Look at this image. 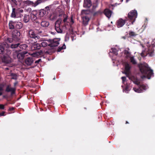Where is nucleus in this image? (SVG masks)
Listing matches in <instances>:
<instances>
[{
	"label": "nucleus",
	"instance_id": "nucleus-23",
	"mask_svg": "<svg viewBox=\"0 0 155 155\" xmlns=\"http://www.w3.org/2000/svg\"><path fill=\"white\" fill-rule=\"evenodd\" d=\"M137 34L134 31H130L129 33V37L130 38H133L135 37Z\"/></svg>",
	"mask_w": 155,
	"mask_h": 155
},
{
	"label": "nucleus",
	"instance_id": "nucleus-53",
	"mask_svg": "<svg viewBox=\"0 0 155 155\" xmlns=\"http://www.w3.org/2000/svg\"><path fill=\"white\" fill-rule=\"evenodd\" d=\"M114 6V5H111V7L110 6V8L113 9V6Z\"/></svg>",
	"mask_w": 155,
	"mask_h": 155
},
{
	"label": "nucleus",
	"instance_id": "nucleus-63",
	"mask_svg": "<svg viewBox=\"0 0 155 155\" xmlns=\"http://www.w3.org/2000/svg\"><path fill=\"white\" fill-rule=\"evenodd\" d=\"M129 79H131L130 78H129Z\"/></svg>",
	"mask_w": 155,
	"mask_h": 155
},
{
	"label": "nucleus",
	"instance_id": "nucleus-29",
	"mask_svg": "<svg viewBox=\"0 0 155 155\" xmlns=\"http://www.w3.org/2000/svg\"><path fill=\"white\" fill-rule=\"evenodd\" d=\"M20 43H17L16 44H13L11 45V48H16L18 47H19Z\"/></svg>",
	"mask_w": 155,
	"mask_h": 155
},
{
	"label": "nucleus",
	"instance_id": "nucleus-9",
	"mask_svg": "<svg viewBox=\"0 0 155 155\" xmlns=\"http://www.w3.org/2000/svg\"><path fill=\"white\" fill-rule=\"evenodd\" d=\"M127 21V18H126L124 20H123L122 18H120L117 21L116 25L118 28L122 27L125 24L126 22Z\"/></svg>",
	"mask_w": 155,
	"mask_h": 155
},
{
	"label": "nucleus",
	"instance_id": "nucleus-19",
	"mask_svg": "<svg viewBox=\"0 0 155 155\" xmlns=\"http://www.w3.org/2000/svg\"><path fill=\"white\" fill-rule=\"evenodd\" d=\"M42 51L41 50H40L39 51L33 53L31 54H30V55H31L33 57H36L42 55Z\"/></svg>",
	"mask_w": 155,
	"mask_h": 155
},
{
	"label": "nucleus",
	"instance_id": "nucleus-61",
	"mask_svg": "<svg viewBox=\"0 0 155 155\" xmlns=\"http://www.w3.org/2000/svg\"><path fill=\"white\" fill-rule=\"evenodd\" d=\"M6 69H8V68H6Z\"/></svg>",
	"mask_w": 155,
	"mask_h": 155
},
{
	"label": "nucleus",
	"instance_id": "nucleus-27",
	"mask_svg": "<svg viewBox=\"0 0 155 155\" xmlns=\"http://www.w3.org/2000/svg\"><path fill=\"white\" fill-rule=\"evenodd\" d=\"M110 53H112L115 55H117L118 54L117 49L115 48H112L110 49Z\"/></svg>",
	"mask_w": 155,
	"mask_h": 155
},
{
	"label": "nucleus",
	"instance_id": "nucleus-54",
	"mask_svg": "<svg viewBox=\"0 0 155 155\" xmlns=\"http://www.w3.org/2000/svg\"><path fill=\"white\" fill-rule=\"evenodd\" d=\"M17 84V82H15L14 83V85L15 86H16V85Z\"/></svg>",
	"mask_w": 155,
	"mask_h": 155
},
{
	"label": "nucleus",
	"instance_id": "nucleus-58",
	"mask_svg": "<svg viewBox=\"0 0 155 155\" xmlns=\"http://www.w3.org/2000/svg\"><path fill=\"white\" fill-rule=\"evenodd\" d=\"M42 32V31H39V33H41Z\"/></svg>",
	"mask_w": 155,
	"mask_h": 155
},
{
	"label": "nucleus",
	"instance_id": "nucleus-44",
	"mask_svg": "<svg viewBox=\"0 0 155 155\" xmlns=\"http://www.w3.org/2000/svg\"><path fill=\"white\" fill-rule=\"evenodd\" d=\"M70 21L71 25H72L74 23V21L73 19L72 16L71 17Z\"/></svg>",
	"mask_w": 155,
	"mask_h": 155
},
{
	"label": "nucleus",
	"instance_id": "nucleus-38",
	"mask_svg": "<svg viewBox=\"0 0 155 155\" xmlns=\"http://www.w3.org/2000/svg\"><path fill=\"white\" fill-rule=\"evenodd\" d=\"M11 78L13 79H16L17 78V75L14 73H12L11 74Z\"/></svg>",
	"mask_w": 155,
	"mask_h": 155
},
{
	"label": "nucleus",
	"instance_id": "nucleus-36",
	"mask_svg": "<svg viewBox=\"0 0 155 155\" xmlns=\"http://www.w3.org/2000/svg\"><path fill=\"white\" fill-rule=\"evenodd\" d=\"M130 62L134 64H137V62L135 59H134V57H130Z\"/></svg>",
	"mask_w": 155,
	"mask_h": 155
},
{
	"label": "nucleus",
	"instance_id": "nucleus-35",
	"mask_svg": "<svg viewBox=\"0 0 155 155\" xmlns=\"http://www.w3.org/2000/svg\"><path fill=\"white\" fill-rule=\"evenodd\" d=\"M124 54L126 55L127 58L130 57V53L129 51L127 50H125L124 51Z\"/></svg>",
	"mask_w": 155,
	"mask_h": 155
},
{
	"label": "nucleus",
	"instance_id": "nucleus-43",
	"mask_svg": "<svg viewBox=\"0 0 155 155\" xmlns=\"http://www.w3.org/2000/svg\"><path fill=\"white\" fill-rule=\"evenodd\" d=\"M16 13H22L23 12V10L22 9H16Z\"/></svg>",
	"mask_w": 155,
	"mask_h": 155
},
{
	"label": "nucleus",
	"instance_id": "nucleus-28",
	"mask_svg": "<svg viewBox=\"0 0 155 155\" xmlns=\"http://www.w3.org/2000/svg\"><path fill=\"white\" fill-rule=\"evenodd\" d=\"M29 17L28 15H25L24 16L23 21L25 23L28 22L29 20Z\"/></svg>",
	"mask_w": 155,
	"mask_h": 155
},
{
	"label": "nucleus",
	"instance_id": "nucleus-60",
	"mask_svg": "<svg viewBox=\"0 0 155 155\" xmlns=\"http://www.w3.org/2000/svg\"><path fill=\"white\" fill-rule=\"evenodd\" d=\"M129 0H126L127 2H128Z\"/></svg>",
	"mask_w": 155,
	"mask_h": 155
},
{
	"label": "nucleus",
	"instance_id": "nucleus-20",
	"mask_svg": "<svg viewBox=\"0 0 155 155\" xmlns=\"http://www.w3.org/2000/svg\"><path fill=\"white\" fill-rule=\"evenodd\" d=\"M19 48L21 50H25V51H28V52L29 50L28 49V46L26 44H20ZM28 53H29L28 52Z\"/></svg>",
	"mask_w": 155,
	"mask_h": 155
},
{
	"label": "nucleus",
	"instance_id": "nucleus-42",
	"mask_svg": "<svg viewBox=\"0 0 155 155\" xmlns=\"http://www.w3.org/2000/svg\"><path fill=\"white\" fill-rule=\"evenodd\" d=\"M83 6L86 8L87 7V0H84Z\"/></svg>",
	"mask_w": 155,
	"mask_h": 155
},
{
	"label": "nucleus",
	"instance_id": "nucleus-51",
	"mask_svg": "<svg viewBox=\"0 0 155 155\" xmlns=\"http://www.w3.org/2000/svg\"><path fill=\"white\" fill-rule=\"evenodd\" d=\"M13 2L16 5L17 4V2L16 0H12Z\"/></svg>",
	"mask_w": 155,
	"mask_h": 155
},
{
	"label": "nucleus",
	"instance_id": "nucleus-11",
	"mask_svg": "<svg viewBox=\"0 0 155 155\" xmlns=\"http://www.w3.org/2000/svg\"><path fill=\"white\" fill-rule=\"evenodd\" d=\"M28 34L30 38H34L35 40L39 39L40 38L39 36L35 34L34 31L32 30L29 31Z\"/></svg>",
	"mask_w": 155,
	"mask_h": 155
},
{
	"label": "nucleus",
	"instance_id": "nucleus-45",
	"mask_svg": "<svg viewBox=\"0 0 155 155\" xmlns=\"http://www.w3.org/2000/svg\"><path fill=\"white\" fill-rule=\"evenodd\" d=\"M7 41L9 43H11L13 39L12 38H8L7 39Z\"/></svg>",
	"mask_w": 155,
	"mask_h": 155
},
{
	"label": "nucleus",
	"instance_id": "nucleus-30",
	"mask_svg": "<svg viewBox=\"0 0 155 155\" xmlns=\"http://www.w3.org/2000/svg\"><path fill=\"white\" fill-rule=\"evenodd\" d=\"M24 3L28 5H31L33 6L34 2L32 1H30L29 0H27L26 1H24Z\"/></svg>",
	"mask_w": 155,
	"mask_h": 155
},
{
	"label": "nucleus",
	"instance_id": "nucleus-49",
	"mask_svg": "<svg viewBox=\"0 0 155 155\" xmlns=\"http://www.w3.org/2000/svg\"><path fill=\"white\" fill-rule=\"evenodd\" d=\"M4 106L2 104H0V108L2 109H4Z\"/></svg>",
	"mask_w": 155,
	"mask_h": 155
},
{
	"label": "nucleus",
	"instance_id": "nucleus-4",
	"mask_svg": "<svg viewBox=\"0 0 155 155\" xmlns=\"http://www.w3.org/2000/svg\"><path fill=\"white\" fill-rule=\"evenodd\" d=\"M152 46H150L148 49L146 51H143L141 54L142 56L145 57L148 54L150 56H152L154 55V48L155 47V43L152 44Z\"/></svg>",
	"mask_w": 155,
	"mask_h": 155
},
{
	"label": "nucleus",
	"instance_id": "nucleus-31",
	"mask_svg": "<svg viewBox=\"0 0 155 155\" xmlns=\"http://www.w3.org/2000/svg\"><path fill=\"white\" fill-rule=\"evenodd\" d=\"M46 12L44 10H41L39 12V15L40 17H43L46 14Z\"/></svg>",
	"mask_w": 155,
	"mask_h": 155
},
{
	"label": "nucleus",
	"instance_id": "nucleus-10",
	"mask_svg": "<svg viewBox=\"0 0 155 155\" xmlns=\"http://www.w3.org/2000/svg\"><path fill=\"white\" fill-rule=\"evenodd\" d=\"M20 32L17 30H14L12 32V36L16 40H18L20 39Z\"/></svg>",
	"mask_w": 155,
	"mask_h": 155
},
{
	"label": "nucleus",
	"instance_id": "nucleus-33",
	"mask_svg": "<svg viewBox=\"0 0 155 155\" xmlns=\"http://www.w3.org/2000/svg\"><path fill=\"white\" fill-rule=\"evenodd\" d=\"M16 9L15 8H13L12 12L11 15L12 17L14 18L16 17Z\"/></svg>",
	"mask_w": 155,
	"mask_h": 155
},
{
	"label": "nucleus",
	"instance_id": "nucleus-39",
	"mask_svg": "<svg viewBox=\"0 0 155 155\" xmlns=\"http://www.w3.org/2000/svg\"><path fill=\"white\" fill-rule=\"evenodd\" d=\"M4 86L2 84L0 85V96H1L3 94V91Z\"/></svg>",
	"mask_w": 155,
	"mask_h": 155
},
{
	"label": "nucleus",
	"instance_id": "nucleus-57",
	"mask_svg": "<svg viewBox=\"0 0 155 155\" xmlns=\"http://www.w3.org/2000/svg\"><path fill=\"white\" fill-rule=\"evenodd\" d=\"M89 20H90V18L88 17V20H87L88 22L89 21Z\"/></svg>",
	"mask_w": 155,
	"mask_h": 155
},
{
	"label": "nucleus",
	"instance_id": "nucleus-6",
	"mask_svg": "<svg viewBox=\"0 0 155 155\" xmlns=\"http://www.w3.org/2000/svg\"><path fill=\"white\" fill-rule=\"evenodd\" d=\"M60 39L58 38H54L53 39H49L48 40V42L50 43L49 46L51 47L58 46L59 44Z\"/></svg>",
	"mask_w": 155,
	"mask_h": 155
},
{
	"label": "nucleus",
	"instance_id": "nucleus-41",
	"mask_svg": "<svg viewBox=\"0 0 155 155\" xmlns=\"http://www.w3.org/2000/svg\"><path fill=\"white\" fill-rule=\"evenodd\" d=\"M140 89L142 90L143 89L144 90H145L146 89V86L143 84L140 85Z\"/></svg>",
	"mask_w": 155,
	"mask_h": 155
},
{
	"label": "nucleus",
	"instance_id": "nucleus-46",
	"mask_svg": "<svg viewBox=\"0 0 155 155\" xmlns=\"http://www.w3.org/2000/svg\"><path fill=\"white\" fill-rule=\"evenodd\" d=\"M121 79L123 82L124 83L126 81V78L125 77H121Z\"/></svg>",
	"mask_w": 155,
	"mask_h": 155
},
{
	"label": "nucleus",
	"instance_id": "nucleus-7",
	"mask_svg": "<svg viewBox=\"0 0 155 155\" xmlns=\"http://www.w3.org/2000/svg\"><path fill=\"white\" fill-rule=\"evenodd\" d=\"M87 10H82L81 16L83 19V24L84 26H86L87 25Z\"/></svg>",
	"mask_w": 155,
	"mask_h": 155
},
{
	"label": "nucleus",
	"instance_id": "nucleus-18",
	"mask_svg": "<svg viewBox=\"0 0 155 155\" xmlns=\"http://www.w3.org/2000/svg\"><path fill=\"white\" fill-rule=\"evenodd\" d=\"M41 47V45L38 43H35L32 46V48L34 50L39 49Z\"/></svg>",
	"mask_w": 155,
	"mask_h": 155
},
{
	"label": "nucleus",
	"instance_id": "nucleus-3",
	"mask_svg": "<svg viewBox=\"0 0 155 155\" xmlns=\"http://www.w3.org/2000/svg\"><path fill=\"white\" fill-rule=\"evenodd\" d=\"M58 16L60 17L56 22L55 23V29L57 32L61 33L63 31V25H62V21L63 19V22H67L68 19V16L64 13L63 12H61Z\"/></svg>",
	"mask_w": 155,
	"mask_h": 155
},
{
	"label": "nucleus",
	"instance_id": "nucleus-56",
	"mask_svg": "<svg viewBox=\"0 0 155 155\" xmlns=\"http://www.w3.org/2000/svg\"><path fill=\"white\" fill-rule=\"evenodd\" d=\"M125 124H129V123L128 122V121H126Z\"/></svg>",
	"mask_w": 155,
	"mask_h": 155
},
{
	"label": "nucleus",
	"instance_id": "nucleus-14",
	"mask_svg": "<svg viewBox=\"0 0 155 155\" xmlns=\"http://www.w3.org/2000/svg\"><path fill=\"white\" fill-rule=\"evenodd\" d=\"M91 5V0H88V12H89L91 13H93L95 11V9L96 8V6L95 5H93L92 10H90L88 9V8Z\"/></svg>",
	"mask_w": 155,
	"mask_h": 155
},
{
	"label": "nucleus",
	"instance_id": "nucleus-17",
	"mask_svg": "<svg viewBox=\"0 0 155 155\" xmlns=\"http://www.w3.org/2000/svg\"><path fill=\"white\" fill-rule=\"evenodd\" d=\"M104 14L108 18L111 17L112 12L108 9H106L104 11Z\"/></svg>",
	"mask_w": 155,
	"mask_h": 155
},
{
	"label": "nucleus",
	"instance_id": "nucleus-1",
	"mask_svg": "<svg viewBox=\"0 0 155 155\" xmlns=\"http://www.w3.org/2000/svg\"><path fill=\"white\" fill-rule=\"evenodd\" d=\"M11 48L6 42H3L0 45V54H3L2 60L3 62L9 63L11 62L10 56L12 52Z\"/></svg>",
	"mask_w": 155,
	"mask_h": 155
},
{
	"label": "nucleus",
	"instance_id": "nucleus-15",
	"mask_svg": "<svg viewBox=\"0 0 155 155\" xmlns=\"http://www.w3.org/2000/svg\"><path fill=\"white\" fill-rule=\"evenodd\" d=\"M130 68L131 67L128 64H126L125 66V73L127 77L129 75Z\"/></svg>",
	"mask_w": 155,
	"mask_h": 155
},
{
	"label": "nucleus",
	"instance_id": "nucleus-21",
	"mask_svg": "<svg viewBox=\"0 0 155 155\" xmlns=\"http://www.w3.org/2000/svg\"><path fill=\"white\" fill-rule=\"evenodd\" d=\"M15 28L17 29H21L23 27L22 24L20 22H16L15 25Z\"/></svg>",
	"mask_w": 155,
	"mask_h": 155
},
{
	"label": "nucleus",
	"instance_id": "nucleus-26",
	"mask_svg": "<svg viewBox=\"0 0 155 155\" xmlns=\"http://www.w3.org/2000/svg\"><path fill=\"white\" fill-rule=\"evenodd\" d=\"M133 82L135 84L139 85L140 84V82L139 81L138 79L134 77L131 78Z\"/></svg>",
	"mask_w": 155,
	"mask_h": 155
},
{
	"label": "nucleus",
	"instance_id": "nucleus-25",
	"mask_svg": "<svg viewBox=\"0 0 155 155\" xmlns=\"http://www.w3.org/2000/svg\"><path fill=\"white\" fill-rule=\"evenodd\" d=\"M48 40H43L41 44V45L43 47H45L48 45L49 46V44H50L48 42Z\"/></svg>",
	"mask_w": 155,
	"mask_h": 155
},
{
	"label": "nucleus",
	"instance_id": "nucleus-48",
	"mask_svg": "<svg viewBox=\"0 0 155 155\" xmlns=\"http://www.w3.org/2000/svg\"><path fill=\"white\" fill-rule=\"evenodd\" d=\"M41 59H39L38 60H37V61H36L35 62V64H37V63H39V62H41Z\"/></svg>",
	"mask_w": 155,
	"mask_h": 155
},
{
	"label": "nucleus",
	"instance_id": "nucleus-8",
	"mask_svg": "<svg viewBox=\"0 0 155 155\" xmlns=\"http://www.w3.org/2000/svg\"><path fill=\"white\" fill-rule=\"evenodd\" d=\"M28 55H30V54L28 53V51H24L20 53H18L17 58L19 60H22L25 56H28Z\"/></svg>",
	"mask_w": 155,
	"mask_h": 155
},
{
	"label": "nucleus",
	"instance_id": "nucleus-32",
	"mask_svg": "<svg viewBox=\"0 0 155 155\" xmlns=\"http://www.w3.org/2000/svg\"><path fill=\"white\" fill-rule=\"evenodd\" d=\"M133 89L135 92L137 93H139L143 92V90L141 89L140 87L139 88L134 87Z\"/></svg>",
	"mask_w": 155,
	"mask_h": 155
},
{
	"label": "nucleus",
	"instance_id": "nucleus-50",
	"mask_svg": "<svg viewBox=\"0 0 155 155\" xmlns=\"http://www.w3.org/2000/svg\"><path fill=\"white\" fill-rule=\"evenodd\" d=\"M5 112L3 111L0 113V116H4L5 115Z\"/></svg>",
	"mask_w": 155,
	"mask_h": 155
},
{
	"label": "nucleus",
	"instance_id": "nucleus-52",
	"mask_svg": "<svg viewBox=\"0 0 155 155\" xmlns=\"http://www.w3.org/2000/svg\"><path fill=\"white\" fill-rule=\"evenodd\" d=\"M14 107H12L11 108H9V110L10 111H12L14 110Z\"/></svg>",
	"mask_w": 155,
	"mask_h": 155
},
{
	"label": "nucleus",
	"instance_id": "nucleus-24",
	"mask_svg": "<svg viewBox=\"0 0 155 155\" xmlns=\"http://www.w3.org/2000/svg\"><path fill=\"white\" fill-rule=\"evenodd\" d=\"M49 24L48 22L45 21H42L41 22V26L44 27H47L49 26Z\"/></svg>",
	"mask_w": 155,
	"mask_h": 155
},
{
	"label": "nucleus",
	"instance_id": "nucleus-34",
	"mask_svg": "<svg viewBox=\"0 0 155 155\" xmlns=\"http://www.w3.org/2000/svg\"><path fill=\"white\" fill-rule=\"evenodd\" d=\"M18 52L17 51H14L12 53V57L14 59H16L18 56Z\"/></svg>",
	"mask_w": 155,
	"mask_h": 155
},
{
	"label": "nucleus",
	"instance_id": "nucleus-40",
	"mask_svg": "<svg viewBox=\"0 0 155 155\" xmlns=\"http://www.w3.org/2000/svg\"><path fill=\"white\" fill-rule=\"evenodd\" d=\"M66 48V46L64 44L62 46L60 47L58 50V52Z\"/></svg>",
	"mask_w": 155,
	"mask_h": 155
},
{
	"label": "nucleus",
	"instance_id": "nucleus-2",
	"mask_svg": "<svg viewBox=\"0 0 155 155\" xmlns=\"http://www.w3.org/2000/svg\"><path fill=\"white\" fill-rule=\"evenodd\" d=\"M138 67L141 74H143L141 76L142 79L147 78L149 79L151 77L154 76L153 71L148 66L147 64L144 63L139 64Z\"/></svg>",
	"mask_w": 155,
	"mask_h": 155
},
{
	"label": "nucleus",
	"instance_id": "nucleus-12",
	"mask_svg": "<svg viewBox=\"0 0 155 155\" xmlns=\"http://www.w3.org/2000/svg\"><path fill=\"white\" fill-rule=\"evenodd\" d=\"M16 90V89L15 88H12L11 87L10 85H8L7 86L5 91L9 92H11V94L12 95L15 94V92Z\"/></svg>",
	"mask_w": 155,
	"mask_h": 155
},
{
	"label": "nucleus",
	"instance_id": "nucleus-47",
	"mask_svg": "<svg viewBox=\"0 0 155 155\" xmlns=\"http://www.w3.org/2000/svg\"><path fill=\"white\" fill-rule=\"evenodd\" d=\"M129 87L128 86H126L125 87V90L127 91H130Z\"/></svg>",
	"mask_w": 155,
	"mask_h": 155
},
{
	"label": "nucleus",
	"instance_id": "nucleus-13",
	"mask_svg": "<svg viewBox=\"0 0 155 155\" xmlns=\"http://www.w3.org/2000/svg\"><path fill=\"white\" fill-rule=\"evenodd\" d=\"M34 60L32 57H28L25 60V63L28 66H30L33 63Z\"/></svg>",
	"mask_w": 155,
	"mask_h": 155
},
{
	"label": "nucleus",
	"instance_id": "nucleus-55",
	"mask_svg": "<svg viewBox=\"0 0 155 155\" xmlns=\"http://www.w3.org/2000/svg\"><path fill=\"white\" fill-rule=\"evenodd\" d=\"M45 8L47 10H49V7H46Z\"/></svg>",
	"mask_w": 155,
	"mask_h": 155
},
{
	"label": "nucleus",
	"instance_id": "nucleus-16",
	"mask_svg": "<svg viewBox=\"0 0 155 155\" xmlns=\"http://www.w3.org/2000/svg\"><path fill=\"white\" fill-rule=\"evenodd\" d=\"M37 12L36 11H33L31 14V18L32 21H34L37 19Z\"/></svg>",
	"mask_w": 155,
	"mask_h": 155
},
{
	"label": "nucleus",
	"instance_id": "nucleus-5",
	"mask_svg": "<svg viewBox=\"0 0 155 155\" xmlns=\"http://www.w3.org/2000/svg\"><path fill=\"white\" fill-rule=\"evenodd\" d=\"M137 10H132L129 12L128 14L127 20H129L131 21L132 24L135 21L136 18H137Z\"/></svg>",
	"mask_w": 155,
	"mask_h": 155
},
{
	"label": "nucleus",
	"instance_id": "nucleus-37",
	"mask_svg": "<svg viewBox=\"0 0 155 155\" xmlns=\"http://www.w3.org/2000/svg\"><path fill=\"white\" fill-rule=\"evenodd\" d=\"M41 2V0H37L35 3L34 2L33 6L35 7Z\"/></svg>",
	"mask_w": 155,
	"mask_h": 155
},
{
	"label": "nucleus",
	"instance_id": "nucleus-59",
	"mask_svg": "<svg viewBox=\"0 0 155 155\" xmlns=\"http://www.w3.org/2000/svg\"><path fill=\"white\" fill-rule=\"evenodd\" d=\"M95 14H96V13H94V15H95Z\"/></svg>",
	"mask_w": 155,
	"mask_h": 155
},
{
	"label": "nucleus",
	"instance_id": "nucleus-22",
	"mask_svg": "<svg viewBox=\"0 0 155 155\" xmlns=\"http://www.w3.org/2000/svg\"><path fill=\"white\" fill-rule=\"evenodd\" d=\"M15 21H10L9 24V27L10 29H13L15 27Z\"/></svg>",
	"mask_w": 155,
	"mask_h": 155
},
{
	"label": "nucleus",
	"instance_id": "nucleus-62",
	"mask_svg": "<svg viewBox=\"0 0 155 155\" xmlns=\"http://www.w3.org/2000/svg\"><path fill=\"white\" fill-rule=\"evenodd\" d=\"M54 79H54H55V78H54V79Z\"/></svg>",
	"mask_w": 155,
	"mask_h": 155
}]
</instances>
